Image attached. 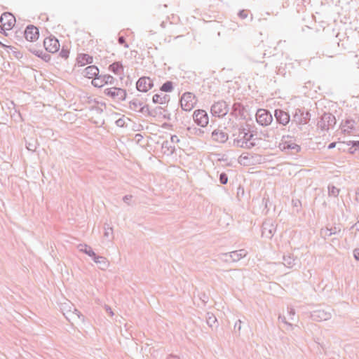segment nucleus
<instances>
[{"label": "nucleus", "instance_id": "nucleus-1", "mask_svg": "<svg viewBox=\"0 0 359 359\" xmlns=\"http://www.w3.org/2000/svg\"><path fill=\"white\" fill-rule=\"evenodd\" d=\"M311 118L309 111L303 109H296L292 114L291 124L289 126V131L295 134L298 130H302V126L309 123Z\"/></svg>", "mask_w": 359, "mask_h": 359}, {"label": "nucleus", "instance_id": "nucleus-2", "mask_svg": "<svg viewBox=\"0 0 359 359\" xmlns=\"http://www.w3.org/2000/svg\"><path fill=\"white\" fill-rule=\"evenodd\" d=\"M229 111L227 103L224 100H219L214 102L211 106L210 112L213 116L223 117L226 116Z\"/></svg>", "mask_w": 359, "mask_h": 359}, {"label": "nucleus", "instance_id": "nucleus-3", "mask_svg": "<svg viewBox=\"0 0 359 359\" xmlns=\"http://www.w3.org/2000/svg\"><path fill=\"white\" fill-rule=\"evenodd\" d=\"M180 104L183 110L189 111L196 104V96L192 93L186 92L181 97Z\"/></svg>", "mask_w": 359, "mask_h": 359}, {"label": "nucleus", "instance_id": "nucleus-4", "mask_svg": "<svg viewBox=\"0 0 359 359\" xmlns=\"http://www.w3.org/2000/svg\"><path fill=\"white\" fill-rule=\"evenodd\" d=\"M336 124V118L330 113H324L318 122V127L323 131H327Z\"/></svg>", "mask_w": 359, "mask_h": 359}, {"label": "nucleus", "instance_id": "nucleus-5", "mask_svg": "<svg viewBox=\"0 0 359 359\" xmlns=\"http://www.w3.org/2000/svg\"><path fill=\"white\" fill-rule=\"evenodd\" d=\"M256 120L259 125L267 126L271 123L273 116L268 110L259 109L256 113Z\"/></svg>", "mask_w": 359, "mask_h": 359}, {"label": "nucleus", "instance_id": "nucleus-6", "mask_svg": "<svg viewBox=\"0 0 359 359\" xmlns=\"http://www.w3.org/2000/svg\"><path fill=\"white\" fill-rule=\"evenodd\" d=\"M104 94L118 101L125 100L127 95L126 90L116 87L106 88L104 90Z\"/></svg>", "mask_w": 359, "mask_h": 359}, {"label": "nucleus", "instance_id": "nucleus-7", "mask_svg": "<svg viewBox=\"0 0 359 359\" xmlns=\"http://www.w3.org/2000/svg\"><path fill=\"white\" fill-rule=\"evenodd\" d=\"M285 137H283L284 139ZM279 147L282 151H284L290 154H296L301 151V147L294 142L292 140H284L280 143Z\"/></svg>", "mask_w": 359, "mask_h": 359}, {"label": "nucleus", "instance_id": "nucleus-8", "mask_svg": "<svg viewBox=\"0 0 359 359\" xmlns=\"http://www.w3.org/2000/svg\"><path fill=\"white\" fill-rule=\"evenodd\" d=\"M276 231V225L271 219H267L262 223V237L271 238Z\"/></svg>", "mask_w": 359, "mask_h": 359}, {"label": "nucleus", "instance_id": "nucleus-9", "mask_svg": "<svg viewBox=\"0 0 359 359\" xmlns=\"http://www.w3.org/2000/svg\"><path fill=\"white\" fill-rule=\"evenodd\" d=\"M248 254L247 250L245 249H241L238 250L233 251L229 253L222 254L220 259L224 262H238L241 259L245 257Z\"/></svg>", "mask_w": 359, "mask_h": 359}, {"label": "nucleus", "instance_id": "nucleus-10", "mask_svg": "<svg viewBox=\"0 0 359 359\" xmlns=\"http://www.w3.org/2000/svg\"><path fill=\"white\" fill-rule=\"evenodd\" d=\"M153 86V81L148 76L140 77L136 83V88L140 92L147 93Z\"/></svg>", "mask_w": 359, "mask_h": 359}, {"label": "nucleus", "instance_id": "nucleus-11", "mask_svg": "<svg viewBox=\"0 0 359 359\" xmlns=\"http://www.w3.org/2000/svg\"><path fill=\"white\" fill-rule=\"evenodd\" d=\"M193 118L194 122L201 127H205L208 123V115L205 110L197 109L193 114Z\"/></svg>", "mask_w": 359, "mask_h": 359}, {"label": "nucleus", "instance_id": "nucleus-12", "mask_svg": "<svg viewBox=\"0 0 359 359\" xmlns=\"http://www.w3.org/2000/svg\"><path fill=\"white\" fill-rule=\"evenodd\" d=\"M0 22L2 24L4 30H10L15 25L16 20L12 13L6 12L1 15Z\"/></svg>", "mask_w": 359, "mask_h": 359}, {"label": "nucleus", "instance_id": "nucleus-13", "mask_svg": "<svg viewBox=\"0 0 359 359\" xmlns=\"http://www.w3.org/2000/svg\"><path fill=\"white\" fill-rule=\"evenodd\" d=\"M115 79L109 75H99L92 81V84L95 87L101 88L105 84H113Z\"/></svg>", "mask_w": 359, "mask_h": 359}, {"label": "nucleus", "instance_id": "nucleus-14", "mask_svg": "<svg viewBox=\"0 0 359 359\" xmlns=\"http://www.w3.org/2000/svg\"><path fill=\"white\" fill-rule=\"evenodd\" d=\"M43 46L46 51L54 53L60 48L59 41L54 36L48 37L43 40Z\"/></svg>", "mask_w": 359, "mask_h": 359}, {"label": "nucleus", "instance_id": "nucleus-15", "mask_svg": "<svg viewBox=\"0 0 359 359\" xmlns=\"http://www.w3.org/2000/svg\"><path fill=\"white\" fill-rule=\"evenodd\" d=\"M332 313L330 311H325L323 309H317L312 311L310 314V318L315 321H323L330 319Z\"/></svg>", "mask_w": 359, "mask_h": 359}, {"label": "nucleus", "instance_id": "nucleus-16", "mask_svg": "<svg viewBox=\"0 0 359 359\" xmlns=\"http://www.w3.org/2000/svg\"><path fill=\"white\" fill-rule=\"evenodd\" d=\"M274 116L276 121L283 126L287 125L291 121L290 115L280 109H276L275 110Z\"/></svg>", "mask_w": 359, "mask_h": 359}, {"label": "nucleus", "instance_id": "nucleus-17", "mask_svg": "<svg viewBox=\"0 0 359 359\" xmlns=\"http://www.w3.org/2000/svg\"><path fill=\"white\" fill-rule=\"evenodd\" d=\"M24 35L27 41H35L39 39V29L34 25H28L24 31Z\"/></svg>", "mask_w": 359, "mask_h": 359}, {"label": "nucleus", "instance_id": "nucleus-18", "mask_svg": "<svg viewBox=\"0 0 359 359\" xmlns=\"http://www.w3.org/2000/svg\"><path fill=\"white\" fill-rule=\"evenodd\" d=\"M212 138L214 141L224 143L228 140V134L222 130L216 129L212 133Z\"/></svg>", "mask_w": 359, "mask_h": 359}, {"label": "nucleus", "instance_id": "nucleus-19", "mask_svg": "<svg viewBox=\"0 0 359 359\" xmlns=\"http://www.w3.org/2000/svg\"><path fill=\"white\" fill-rule=\"evenodd\" d=\"M233 145L237 147L245 148V149H251L257 145V143H250L246 142L245 140L242 138V137H238V138L233 140Z\"/></svg>", "mask_w": 359, "mask_h": 359}, {"label": "nucleus", "instance_id": "nucleus-20", "mask_svg": "<svg viewBox=\"0 0 359 359\" xmlns=\"http://www.w3.org/2000/svg\"><path fill=\"white\" fill-rule=\"evenodd\" d=\"M93 58L88 54L81 53L79 54L76 58V62L79 66H84L88 64L93 63Z\"/></svg>", "mask_w": 359, "mask_h": 359}, {"label": "nucleus", "instance_id": "nucleus-21", "mask_svg": "<svg viewBox=\"0 0 359 359\" xmlns=\"http://www.w3.org/2000/svg\"><path fill=\"white\" fill-rule=\"evenodd\" d=\"M92 258L97 264H99V268L101 270H106L109 266V262L104 257L97 255L95 254V256L92 257Z\"/></svg>", "mask_w": 359, "mask_h": 359}, {"label": "nucleus", "instance_id": "nucleus-22", "mask_svg": "<svg viewBox=\"0 0 359 359\" xmlns=\"http://www.w3.org/2000/svg\"><path fill=\"white\" fill-rule=\"evenodd\" d=\"M83 74L86 77L95 79L99 74V69L95 65H90L84 69Z\"/></svg>", "mask_w": 359, "mask_h": 359}, {"label": "nucleus", "instance_id": "nucleus-23", "mask_svg": "<svg viewBox=\"0 0 359 359\" xmlns=\"http://www.w3.org/2000/svg\"><path fill=\"white\" fill-rule=\"evenodd\" d=\"M355 122L354 120L353 119H346L345 120V121L342 122L341 123V130L344 132V133H351V131H352L353 130L355 129Z\"/></svg>", "mask_w": 359, "mask_h": 359}, {"label": "nucleus", "instance_id": "nucleus-24", "mask_svg": "<svg viewBox=\"0 0 359 359\" xmlns=\"http://www.w3.org/2000/svg\"><path fill=\"white\" fill-rule=\"evenodd\" d=\"M170 100V96L168 95H163V94H155L153 96L152 101L154 103L156 104H165L168 103Z\"/></svg>", "mask_w": 359, "mask_h": 359}, {"label": "nucleus", "instance_id": "nucleus-25", "mask_svg": "<svg viewBox=\"0 0 359 359\" xmlns=\"http://www.w3.org/2000/svg\"><path fill=\"white\" fill-rule=\"evenodd\" d=\"M244 110L245 108L241 103L235 102L232 106V111L231 114L235 116H242L244 115Z\"/></svg>", "mask_w": 359, "mask_h": 359}, {"label": "nucleus", "instance_id": "nucleus-26", "mask_svg": "<svg viewBox=\"0 0 359 359\" xmlns=\"http://www.w3.org/2000/svg\"><path fill=\"white\" fill-rule=\"evenodd\" d=\"M241 136L242 137V138L245 140L246 142H248L250 143H256V142H255L256 138H254V135L252 133L245 132V128L239 129L238 137H241Z\"/></svg>", "mask_w": 359, "mask_h": 359}, {"label": "nucleus", "instance_id": "nucleus-27", "mask_svg": "<svg viewBox=\"0 0 359 359\" xmlns=\"http://www.w3.org/2000/svg\"><path fill=\"white\" fill-rule=\"evenodd\" d=\"M109 69L115 74H121L123 72V66L121 62H114L109 67Z\"/></svg>", "mask_w": 359, "mask_h": 359}, {"label": "nucleus", "instance_id": "nucleus-28", "mask_svg": "<svg viewBox=\"0 0 359 359\" xmlns=\"http://www.w3.org/2000/svg\"><path fill=\"white\" fill-rule=\"evenodd\" d=\"M77 248L80 252L88 255L90 257L95 256V252L93 250L91 247L87 244H79L77 245Z\"/></svg>", "mask_w": 359, "mask_h": 359}, {"label": "nucleus", "instance_id": "nucleus-29", "mask_svg": "<svg viewBox=\"0 0 359 359\" xmlns=\"http://www.w3.org/2000/svg\"><path fill=\"white\" fill-rule=\"evenodd\" d=\"M63 314L67 318V320H68L69 321L71 320V318H80L81 317H82L83 318V316L81 313V312L75 308H74V311L69 309V311H67V313H64Z\"/></svg>", "mask_w": 359, "mask_h": 359}, {"label": "nucleus", "instance_id": "nucleus-30", "mask_svg": "<svg viewBox=\"0 0 359 359\" xmlns=\"http://www.w3.org/2000/svg\"><path fill=\"white\" fill-rule=\"evenodd\" d=\"M283 264L286 267L290 269L292 268L295 265V259L291 255H284L283 258Z\"/></svg>", "mask_w": 359, "mask_h": 359}, {"label": "nucleus", "instance_id": "nucleus-31", "mask_svg": "<svg viewBox=\"0 0 359 359\" xmlns=\"http://www.w3.org/2000/svg\"><path fill=\"white\" fill-rule=\"evenodd\" d=\"M206 322L209 327H217V320L212 313H208L206 316Z\"/></svg>", "mask_w": 359, "mask_h": 359}, {"label": "nucleus", "instance_id": "nucleus-32", "mask_svg": "<svg viewBox=\"0 0 359 359\" xmlns=\"http://www.w3.org/2000/svg\"><path fill=\"white\" fill-rule=\"evenodd\" d=\"M142 104L143 102H142L137 99H134L129 102V108L133 111H139V109H140Z\"/></svg>", "mask_w": 359, "mask_h": 359}, {"label": "nucleus", "instance_id": "nucleus-33", "mask_svg": "<svg viewBox=\"0 0 359 359\" xmlns=\"http://www.w3.org/2000/svg\"><path fill=\"white\" fill-rule=\"evenodd\" d=\"M8 53L16 59H20L22 57V53L13 46H8Z\"/></svg>", "mask_w": 359, "mask_h": 359}, {"label": "nucleus", "instance_id": "nucleus-34", "mask_svg": "<svg viewBox=\"0 0 359 359\" xmlns=\"http://www.w3.org/2000/svg\"><path fill=\"white\" fill-rule=\"evenodd\" d=\"M27 48L30 53H33L37 57L38 55H41L42 48L41 46H37L36 45H29V46H27Z\"/></svg>", "mask_w": 359, "mask_h": 359}, {"label": "nucleus", "instance_id": "nucleus-35", "mask_svg": "<svg viewBox=\"0 0 359 359\" xmlns=\"http://www.w3.org/2000/svg\"><path fill=\"white\" fill-rule=\"evenodd\" d=\"M163 92H171L173 90V83L170 81L165 82L160 88Z\"/></svg>", "mask_w": 359, "mask_h": 359}, {"label": "nucleus", "instance_id": "nucleus-36", "mask_svg": "<svg viewBox=\"0 0 359 359\" xmlns=\"http://www.w3.org/2000/svg\"><path fill=\"white\" fill-rule=\"evenodd\" d=\"M162 149H166V150L164 151V153L167 154H172L175 151V147L170 146L169 142L168 141H165L163 142Z\"/></svg>", "mask_w": 359, "mask_h": 359}, {"label": "nucleus", "instance_id": "nucleus-37", "mask_svg": "<svg viewBox=\"0 0 359 359\" xmlns=\"http://www.w3.org/2000/svg\"><path fill=\"white\" fill-rule=\"evenodd\" d=\"M139 112L147 116H152V114L151 113L149 107L147 104H142L139 109Z\"/></svg>", "mask_w": 359, "mask_h": 359}, {"label": "nucleus", "instance_id": "nucleus-38", "mask_svg": "<svg viewBox=\"0 0 359 359\" xmlns=\"http://www.w3.org/2000/svg\"><path fill=\"white\" fill-rule=\"evenodd\" d=\"M328 194L330 196H332L334 197H337L339 194V189L335 187L334 186H329L328 187Z\"/></svg>", "mask_w": 359, "mask_h": 359}, {"label": "nucleus", "instance_id": "nucleus-39", "mask_svg": "<svg viewBox=\"0 0 359 359\" xmlns=\"http://www.w3.org/2000/svg\"><path fill=\"white\" fill-rule=\"evenodd\" d=\"M350 144L348 145L351 144V147L350 148V152L353 154L355 151H359V141H352L349 142Z\"/></svg>", "mask_w": 359, "mask_h": 359}, {"label": "nucleus", "instance_id": "nucleus-40", "mask_svg": "<svg viewBox=\"0 0 359 359\" xmlns=\"http://www.w3.org/2000/svg\"><path fill=\"white\" fill-rule=\"evenodd\" d=\"M278 320L287 326V330H293L294 325L286 320L285 316L280 315L278 316Z\"/></svg>", "mask_w": 359, "mask_h": 359}, {"label": "nucleus", "instance_id": "nucleus-41", "mask_svg": "<svg viewBox=\"0 0 359 359\" xmlns=\"http://www.w3.org/2000/svg\"><path fill=\"white\" fill-rule=\"evenodd\" d=\"M104 237H109V236H111L113 237V229L112 227L109 226V224H104Z\"/></svg>", "mask_w": 359, "mask_h": 359}, {"label": "nucleus", "instance_id": "nucleus-42", "mask_svg": "<svg viewBox=\"0 0 359 359\" xmlns=\"http://www.w3.org/2000/svg\"><path fill=\"white\" fill-rule=\"evenodd\" d=\"M187 130L189 131L190 133L194 134L198 136H201L203 133V131L201 129L196 128L189 127Z\"/></svg>", "mask_w": 359, "mask_h": 359}, {"label": "nucleus", "instance_id": "nucleus-43", "mask_svg": "<svg viewBox=\"0 0 359 359\" xmlns=\"http://www.w3.org/2000/svg\"><path fill=\"white\" fill-rule=\"evenodd\" d=\"M26 148L29 151H34L36 149V142L35 141L32 142H26Z\"/></svg>", "mask_w": 359, "mask_h": 359}, {"label": "nucleus", "instance_id": "nucleus-44", "mask_svg": "<svg viewBox=\"0 0 359 359\" xmlns=\"http://www.w3.org/2000/svg\"><path fill=\"white\" fill-rule=\"evenodd\" d=\"M320 235L325 238H326L327 237L331 236L332 235V233L328 227H326L320 230Z\"/></svg>", "mask_w": 359, "mask_h": 359}, {"label": "nucleus", "instance_id": "nucleus-45", "mask_svg": "<svg viewBox=\"0 0 359 359\" xmlns=\"http://www.w3.org/2000/svg\"><path fill=\"white\" fill-rule=\"evenodd\" d=\"M69 50L67 48H65L63 46L60 52V56L64 59H67L69 57Z\"/></svg>", "mask_w": 359, "mask_h": 359}, {"label": "nucleus", "instance_id": "nucleus-46", "mask_svg": "<svg viewBox=\"0 0 359 359\" xmlns=\"http://www.w3.org/2000/svg\"><path fill=\"white\" fill-rule=\"evenodd\" d=\"M38 57L41 58L45 62H49L51 58V56L48 53L43 52L42 50L41 55H38Z\"/></svg>", "mask_w": 359, "mask_h": 359}, {"label": "nucleus", "instance_id": "nucleus-47", "mask_svg": "<svg viewBox=\"0 0 359 359\" xmlns=\"http://www.w3.org/2000/svg\"><path fill=\"white\" fill-rule=\"evenodd\" d=\"M219 182L222 184H226L228 182V176L226 173L222 172L219 175Z\"/></svg>", "mask_w": 359, "mask_h": 359}, {"label": "nucleus", "instance_id": "nucleus-48", "mask_svg": "<svg viewBox=\"0 0 359 359\" xmlns=\"http://www.w3.org/2000/svg\"><path fill=\"white\" fill-rule=\"evenodd\" d=\"M287 313L289 316V319L290 320H293L295 316V310L293 308L287 307Z\"/></svg>", "mask_w": 359, "mask_h": 359}, {"label": "nucleus", "instance_id": "nucleus-49", "mask_svg": "<svg viewBox=\"0 0 359 359\" xmlns=\"http://www.w3.org/2000/svg\"><path fill=\"white\" fill-rule=\"evenodd\" d=\"M238 17L241 18V19H245L248 18V11L247 10H241L239 11L238 14Z\"/></svg>", "mask_w": 359, "mask_h": 359}, {"label": "nucleus", "instance_id": "nucleus-50", "mask_svg": "<svg viewBox=\"0 0 359 359\" xmlns=\"http://www.w3.org/2000/svg\"><path fill=\"white\" fill-rule=\"evenodd\" d=\"M118 42L121 45H123L125 48H128V44L126 42L125 37L120 36L118 39Z\"/></svg>", "mask_w": 359, "mask_h": 359}, {"label": "nucleus", "instance_id": "nucleus-51", "mask_svg": "<svg viewBox=\"0 0 359 359\" xmlns=\"http://www.w3.org/2000/svg\"><path fill=\"white\" fill-rule=\"evenodd\" d=\"M330 231L332 233V235L338 234L341 232V227L339 226H335L334 227H331Z\"/></svg>", "mask_w": 359, "mask_h": 359}, {"label": "nucleus", "instance_id": "nucleus-52", "mask_svg": "<svg viewBox=\"0 0 359 359\" xmlns=\"http://www.w3.org/2000/svg\"><path fill=\"white\" fill-rule=\"evenodd\" d=\"M241 323H242V321L241 320H238L235 325H234V330H235V332H240L241 330Z\"/></svg>", "mask_w": 359, "mask_h": 359}, {"label": "nucleus", "instance_id": "nucleus-53", "mask_svg": "<svg viewBox=\"0 0 359 359\" xmlns=\"http://www.w3.org/2000/svg\"><path fill=\"white\" fill-rule=\"evenodd\" d=\"M133 196L132 195H126L123 198V201L124 203H127L128 205H130V201L132 199Z\"/></svg>", "mask_w": 359, "mask_h": 359}, {"label": "nucleus", "instance_id": "nucleus-54", "mask_svg": "<svg viewBox=\"0 0 359 359\" xmlns=\"http://www.w3.org/2000/svg\"><path fill=\"white\" fill-rule=\"evenodd\" d=\"M105 309H106V311L109 313V314L111 316H114V312L112 311L111 309L110 308L109 306L108 305H105Z\"/></svg>", "mask_w": 359, "mask_h": 359}, {"label": "nucleus", "instance_id": "nucleus-55", "mask_svg": "<svg viewBox=\"0 0 359 359\" xmlns=\"http://www.w3.org/2000/svg\"><path fill=\"white\" fill-rule=\"evenodd\" d=\"M355 259L359 260V249H355L353 252Z\"/></svg>", "mask_w": 359, "mask_h": 359}, {"label": "nucleus", "instance_id": "nucleus-56", "mask_svg": "<svg viewBox=\"0 0 359 359\" xmlns=\"http://www.w3.org/2000/svg\"><path fill=\"white\" fill-rule=\"evenodd\" d=\"M171 141L172 142H179V139L177 135H172L171 136Z\"/></svg>", "mask_w": 359, "mask_h": 359}, {"label": "nucleus", "instance_id": "nucleus-57", "mask_svg": "<svg viewBox=\"0 0 359 359\" xmlns=\"http://www.w3.org/2000/svg\"><path fill=\"white\" fill-rule=\"evenodd\" d=\"M355 200L359 203V188L355 190Z\"/></svg>", "mask_w": 359, "mask_h": 359}, {"label": "nucleus", "instance_id": "nucleus-58", "mask_svg": "<svg viewBox=\"0 0 359 359\" xmlns=\"http://www.w3.org/2000/svg\"><path fill=\"white\" fill-rule=\"evenodd\" d=\"M336 146V142H331L329 145H328V149H333Z\"/></svg>", "mask_w": 359, "mask_h": 359}, {"label": "nucleus", "instance_id": "nucleus-59", "mask_svg": "<svg viewBox=\"0 0 359 359\" xmlns=\"http://www.w3.org/2000/svg\"><path fill=\"white\" fill-rule=\"evenodd\" d=\"M123 122V121L121 119H118L117 121H116V123L118 126H121V123Z\"/></svg>", "mask_w": 359, "mask_h": 359}, {"label": "nucleus", "instance_id": "nucleus-60", "mask_svg": "<svg viewBox=\"0 0 359 359\" xmlns=\"http://www.w3.org/2000/svg\"><path fill=\"white\" fill-rule=\"evenodd\" d=\"M1 30L5 32V30H4V27H3L2 24L1 23V25H0V32H1Z\"/></svg>", "mask_w": 359, "mask_h": 359}, {"label": "nucleus", "instance_id": "nucleus-61", "mask_svg": "<svg viewBox=\"0 0 359 359\" xmlns=\"http://www.w3.org/2000/svg\"><path fill=\"white\" fill-rule=\"evenodd\" d=\"M170 357H172V358H174L175 359H180L178 356L177 355H170Z\"/></svg>", "mask_w": 359, "mask_h": 359}, {"label": "nucleus", "instance_id": "nucleus-62", "mask_svg": "<svg viewBox=\"0 0 359 359\" xmlns=\"http://www.w3.org/2000/svg\"><path fill=\"white\" fill-rule=\"evenodd\" d=\"M142 137V135H141L140 134H137V135H136V137Z\"/></svg>", "mask_w": 359, "mask_h": 359}, {"label": "nucleus", "instance_id": "nucleus-63", "mask_svg": "<svg viewBox=\"0 0 359 359\" xmlns=\"http://www.w3.org/2000/svg\"><path fill=\"white\" fill-rule=\"evenodd\" d=\"M358 223H359V222H358Z\"/></svg>", "mask_w": 359, "mask_h": 359}]
</instances>
